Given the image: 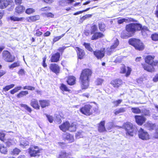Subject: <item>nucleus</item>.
Wrapping results in <instances>:
<instances>
[{"label":"nucleus","mask_w":158,"mask_h":158,"mask_svg":"<svg viewBox=\"0 0 158 158\" xmlns=\"http://www.w3.org/2000/svg\"><path fill=\"white\" fill-rule=\"evenodd\" d=\"M2 58L5 61L11 62L13 61L15 59L14 56H12L10 53L7 51H4L2 53Z\"/></svg>","instance_id":"obj_6"},{"label":"nucleus","mask_w":158,"mask_h":158,"mask_svg":"<svg viewBox=\"0 0 158 158\" xmlns=\"http://www.w3.org/2000/svg\"><path fill=\"white\" fill-rule=\"evenodd\" d=\"M103 80L101 79H97L96 81V83L97 85H100L103 82Z\"/></svg>","instance_id":"obj_59"},{"label":"nucleus","mask_w":158,"mask_h":158,"mask_svg":"<svg viewBox=\"0 0 158 158\" xmlns=\"http://www.w3.org/2000/svg\"><path fill=\"white\" fill-rule=\"evenodd\" d=\"M152 39L154 41L158 40V34L155 33L151 35Z\"/></svg>","instance_id":"obj_52"},{"label":"nucleus","mask_w":158,"mask_h":158,"mask_svg":"<svg viewBox=\"0 0 158 158\" xmlns=\"http://www.w3.org/2000/svg\"><path fill=\"white\" fill-rule=\"evenodd\" d=\"M50 69L53 72L56 74L58 73L59 72L60 67L58 65L56 64H51L50 65Z\"/></svg>","instance_id":"obj_16"},{"label":"nucleus","mask_w":158,"mask_h":158,"mask_svg":"<svg viewBox=\"0 0 158 158\" xmlns=\"http://www.w3.org/2000/svg\"><path fill=\"white\" fill-rule=\"evenodd\" d=\"M5 136V134L4 133L0 132V139L2 141H3L4 140Z\"/></svg>","instance_id":"obj_61"},{"label":"nucleus","mask_w":158,"mask_h":158,"mask_svg":"<svg viewBox=\"0 0 158 158\" xmlns=\"http://www.w3.org/2000/svg\"><path fill=\"white\" fill-rule=\"evenodd\" d=\"M98 26L99 29L101 31H103L104 30L105 27V24L102 23H99Z\"/></svg>","instance_id":"obj_51"},{"label":"nucleus","mask_w":158,"mask_h":158,"mask_svg":"<svg viewBox=\"0 0 158 158\" xmlns=\"http://www.w3.org/2000/svg\"><path fill=\"white\" fill-rule=\"evenodd\" d=\"M105 121H101L98 126V131L99 132H102L106 131L105 127Z\"/></svg>","instance_id":"obj_25"},{"label":"nucleus","mask_w":158,"mask_h":158,"mask_svg":"<svg viewBox=\"0 0 158 158\" xmlns=\"http://www.w3.org/2000/svg\"><path fill=\"white\" fill-rule=\"evenodd\" d=\"M24 89H27L29 90H34L35 89V87L31 86H26L23 87Z\"/></svg>","instance_id":"obj_56"},{"label":"nucleus","mask_w":158,"mask_h":158,"mask_svg":"<svg viewBox=\"0 0 158 158\" xmlns=\"http://www.w3.org/2000/svg\"><path fill=\"white\" fill-rule=\"evenodd\" d=\"M69 47V46H64L61 47L59 48L58 49V50L60 51V52H61L62 53L63 52H64V50L67 48L68 47Z\"/></svg>","instance_id":"obj_58"},{"label":"nucleus","mask_w":158,"mask_h":158,"mask_svg":"<svg viewBox=\"0 0 158 158\" xmlns=\"http://www.w3.org/2000/svg\"><path fill=\"white\" fill-rule=\"evenodd\" d=\"M39 19V16L38 15H36L29 17L28 20L29 21H35Z\"/></svg>","instance_id":"obj_35"},{"label":"nucleus","mask_w":158,"mask_h":158,"mask_svg":"<svg viewBox=\"0 0 158 158\" xmlns=\"http://www.w3.org/2000/svg\"><path fill=\"white\" fill-rule=\"evenodd\" d=\"M70 155V153H66L64 151L61 152L59 154L58 158H69Z\"/></svg>","instance_id":"obj_27"},{"label":"nucleus","mask_w":158,"mask_h":158,"mask_svg":"<svg viewBox=\"0 0 158 158\" xmlns=\"http://www.w3.org/2000/svg\"><path fill=\"white\" fill-rule=\"evenodd\" d=\"M20 66V64L19 62L17 61L16 62H15L13 64H11L9 66V67L10 69H12L14 68H15L19 66Z\"/></svg>","instance_id":"obj_43"},{"label":"nucleus","mask_w":158,"mask_h":158,"mask_svg":"<svg viewBox=\"0 0 158 158\" xmlns=\"http://www.w3.org/2000/svg\"><path fill=\"white\" fill-rule=\"evenodd\" d=\"M75 49L77 51L78 58L80 59H82L85 55L84 51L77 47Z\"/></svg>","instance_id":"obj_18"},{"label":"nucleus","mask_w":158,"mask_h":158,"mask_svg":"<svg viewBox=\"0 0 158 158\" xmlns=\"http://www.w3.org/2000/svg\"><path fill=\"white\" fill-rule=\"evenodd\" d=\"M0 151L3 154H6L7 152V149L6 147H5L3 144H0Z\"/></svg>","instance_id":"obj_34"},{"label":"nucleus","mask_w":158,"mask_h":158,"mask_svg":"<svg viewBox=\"0 0 158 158\" xmlns=\"http://www.w3.org/2000/svg\"><path fill=\"white\" fill-rule=\"evenodd\" d=\"M91 107V106L90 105H86L82 107L80 110L82 114L86 115H89L91 113V112L90 111Z\"/></svg>","instance_id":"obj_9"},{"label":"nucleus","mask_w":158,"mask_h":158,"mask_svg":"<svg viewBox=\"0 0 158 158\" xmlns=\"http://www.w3.org/2000/svg\"><path fill=\"white\" fill-rule=\"evenodd\" d=\"M64 34L61 35L60 36H56L54 37L53 42V43H55L60 40L62 37H63L64 35Z\"/></svg>","instance_id":"obj_47"},{"label":"nucleus","mask_w":158,"mask_h":158,"mask_svg":"<svg viewBox=\"0 0 158 158\" xmlns=\"http://www.w3.org/2000/svg\"><path fill=\"white\" fill-rule=\"evenodd\" d=\"M131 69L130 67H127L126 68L124 65H123L121 68L120 73H125V76L127 77L130 74Z\"/></svg>","instance_id":"obj_13"},{"label":"nucleus","mask_w":158,"mask_h":158,"mask_svg":"<svg viewBox=\"0 0 158 158\" xmlns=\"http://www.w3.org/2000/svg\"><path fill=\"white\" fill-rule=\"evenodd\" d=\"M133 19L127 17L121 19H118L117 21L118 23L119 24L123 23L124 22H127L130 21H133Z\"/></svg>","instance_id":"obj_31"},{"label":"nucleus","mask_w":158,"mask_h":158,"mask_svg":"<svg viewBox=\"0 0 158 158\" xmlns=\"http://www.w3.org/2000/svg\"><path fill=\"white\" fill-rule=\"evenodd\" d=\"M59 128L61 130L64 132L66 131H69L71 132L75 131L77 128L75 123H72L70 124L67 121L64 123L60 126Z\"/></svg>","instance_id":"obj_2"},{"label":"nucleus","mask_w":158,"mask_h":158,"mask_svg":"<svg viewBox=\"0 0 158 158\" xmlns=\"http://www.w3.org/2000/svg\"><path fill=\"white\" fill-rule=\"evenodd\" d=\"M28 94V92L27 91H21L17 94V98H19L24 96H25L26 95Z\"/></svg>","instance_id":"obj_37"},{"label":"nucleus","mask_w":158,"mask_h":158,"mask_svg":"<svg viewBox=\"0 0 158 158\" xmlns=\"http://www.w3.org/2000/svg\"><path fill=\"white\" fill-rule=\"evenodd\" d=\"M63 138L70 142H72L74 141V137L73 135L68 133H64L63 134Z\"/></svg>","instance_id":"obj_19"},{"label":"nucleus","mask_w":158,"mask_h":158,"mask_svg":"<svg viewBox=\"0 0 158 158\" xmlns=\"http://www.w3.org/2000/svg\"><path fill=\"white\" fill-rule=\"evenodd\" d=\"M25 71L23 69H21L18 72V74L19 75H23L24 74Z\"/></svg>","instance_id":"obj_64"},{"label":"nucleus","mask_w":158,"mask_h":158,"mask_svg":"<svg viewBox=\"0 0 158 158\" xmlns=\"http://www.w3.org/2000/svg\"><path fill=\"white\" fill-rule=\"evenodd\" d=\"M105 49L103 48L100 50H96L94 52V55L98 59H101L105 55Z\"/></svg>","instance_id":"obj_11"},{"label":"nucleus","mask_w":158,"mask_h":158,"mask_svg":"<svg viewBox=\"0 0 158 158\" xmlns=\"http://www.w3.org/2000/svg\"><path fill=\"white\" fill-rule=\"evenodd\" d=\"M146 126L149 129H152L154 127V124H153L150 123H148L146 124Z\"/></svg>","instance_id":"obj_55"},{"label":"nucleus","mask_w":158,"mask_h":158,"mask_svg":"<svg viewBox=\"0 0 158 158\" xmlns=\"http://www.w3.org/2000/svg\"><path fill=\"white\" fill-rule=\"evenodd\" d=\"M21 107H23L25 109L27 110L29 112H31L32 110L31 108L26 104H20Z\"/></svg>","instance_id":"obj_41"},{"label":"nucleus","mask_w":158,"mask_h":158,"mask_svg":"<svg viewBox=\"0 0 158 158\" xmlns=\"http://www.w3.org/2000/svg\"><path fill=\"white\" fill-rule=\"evenodd\" d=\"M126 110V108L121 107L115 110L114 111V114L115 115H116L120 113L125 112Z\"/></svg>","instance_id":"obj_32"},{"label":"nucleus","mask_w":158,"mask_h":158,"mask_svg":"<svg viewBox=\"0 0 158 158\" xmlns=\"http://www.w3.org/2000/svg\"><path fill=\"white\" fill-rule=\"evenodd\" d=\"M29 143L25 138L21 139L20 142V146L21 147L23 148L26 146L28 145Z\"/></svg>","instance_id":"obj_30"},{"label":"nucleus","mask_w":158,"mask_h":158,"mask_svg":"<svg viewBox=\"0 0 158 158\" xmlns=\"http://www.w3.org/2000/svg\"><path fill=\"white\" fill-rule=\"evenodd\" d=\"M60 89L62 91V92H64L65 91H69V89L66 86L63 84H61L60 86Z\"/></svg>","instance_id":"obj_38"},{"label":"nucleus","mask_w":158,"mask_h":158,"mask_svg":"<svg viewBox=\"0 0 158 158\" xmlns=\"http://www.w3.org/2000/svg\"><path fill=\"white\" fill-rule=\"evenodd\" d=\"M3 141L6 146L8 147H9L10 146L14 145L16 143V140L14 139H4Z\"/></svg>","instance_id":"obj_17"},{"label":"nucleus","mask_w":158,"mask_h":158,"mask_svg":"<svg viewBox=\"0 0 158 158\" xmlns=\"http://www.w3.org/2000/svg\"><path fill=\"white\" fill-rule=\"evenodd\" d=\"M153 81L155 82H156L158 81V73L156 74L153 78Z\"/></svg>","instance_id":"obj_62"},{"label":"nucleus","mask_w":158,"mask_h":158,"mask_svg":"<svg viewBox=\"0 0 158 158\" xmlns=\"http://www.w3.org/2000/svg\"><path fill=\"white\" fill-rule=\"evenodd\" d=\"M141 30V32L142 35L145 36L146 35H148L150 31L148 28L145 26L142 27V28L140 29Z\"/></svg>","instance_id":"obj_29"},{"label":"nucleus","mask_w":158,"mask_h":158,"mask_svg":"<svg viewBox=\"0 0 158 158\" xmlns=\"http://www.w3.org/2000/svg\"><path fill=\"white\" fill-rule=\"evenodd\" d=\"M142 28V25L140 24L131 23L126 25V31L131 33H134L136 30H140Z\"/></svg>","instance_id":"obj_4"},{"label":"nucleus","mask_w":158,"mask_h":158,"mask_svg":"<svg viewBox=\"0 0 158 158\" xmlns=\"http://www.w3.org/2000/svg\"><path fill=\"white\" fill-rule=\"evenodd\" d=\"M9 18L11 20L13 21H21L23 19V18H18L15 16H10Z\"/></svg>","instance_id":"obj_36"},{"label":"nucleus","mask_w":158,"mask_h":158,"mask_svg":"<svg viewBox=\"0 0 158 158\" xmlns=\"http://www.w3.org/2000/svg\"><path fill=\"white\" fill-rule=\"evenodd\" d=\"M92 16V15H91L90 14H88L86 15H85L83 16L82 17H81V18L80 21L82 23V22L85 20V19H87L88 18L91 17Z\"/></svg>","instance_id":"obj_49"},{"label":"nucleus","mask_w":158,"mask_h":158,"mask_svg":"<svg viewBox=\"0 0 158 158\" xmlns=\"http://www.w3.org/2000/svg\"><path fill=\"white\" fill-rule=\"evenodd\" d=\"M121 37L122 38L126 39L129 36L125 31H123L121 33Z\"/></svg>","instance_id":"obj_50"},{"label":"nucleus","mask_w":158,"mask_h":158,"mask_svg":"<svg viewBox=\"0 0 158 158\" xmlns=\"http://www.w3.org/2000/svg\"><path fill=\"white\" fill-rule=\"evenodd\" d=\"M20 152L21 151L19 149L16 148L11 151V154L13 155H17L19 154Z\"/></svg>","instance_id":"obj_44"},{"label":"nucleus","mask_w":158,"mask_h":158,"mask_svg":"<svg viewBox=\"0 0 158 158\" xmlns=\"http://www.w3.org/2000/svg\"><path fill=\"white\" fill-rule=\"evenodd\" d=\"M153 137L156 139H158V126L156 129L155 132L154 134Z\"/></svg>","instance_id":"obj_60"},{"label":"nucleus","mask_w":158,"mask_h":158,"mask_svg":"<svg viewBox=\"0 0 158 158\" xmlns=\"http://www.w3.org/2000/svg\"><path fill=\"white\" fill-rule=\"evenodd\" d=\"M144 114L145 115L147 116H149L150 114V112L148 110H145L144 111Z\"/></svg>","instance_id":"obj_63"},{"label":"nucleus","mask_w":158,"mask_h":158,"mask_svg":"<svg viewBox=\"0 0 158 158\" xmlns=\"http://www.w3.org/2000/svg\"><path fill=\"white\" fill-rule=\"evenodd\" d=\"M30 105L34 108L36 109H39L40 106L39 105L38 102L37 100L32 99L31 100Z\"/></svg>","instance_id":"obj_21"},{"label":"nucleus","mask_w":158,"mask_h":158,"mask_svg":"<svg viewBox=\"0 0 158 158\" xmlns=\"http://www.w3.org/2000/svg\"><path fill=\"white\" fill-rule=\"evenodd\" d=\"M114 127V123L113 122H110L108 123L106 126V128L108 130H110Z\"/></svg>","instance_id":"obj_46"},{"label":"nucleus","mask_w":158,"mask_h":158,"mask_svg":"<svg viewBox=\"0 0 158 158\" xmlns=\"http://www.w3.org/2000/svg\"><path fill=\"white\" fill-rule=\"evenodd\" d=\"M39 102L41 107L42 108L48 106L50 105V102L48 100H40Z\"/></svg>","instance_id":"obj_26"},{"label":"nucleus","mask_w":158,"mask_h":158,"mask_svg":"<svg viewBox=\"0 0 158 158\" xmlns=\"http://www.w3.org/2000/svg\"><path fill=\"white\" fill-rule=\"evenodd\" d=\"M60 57V54L59 52H57L53 55L50 59L52 62H57L59 60Z\"/></svg>","instance_id":"obj_22"},{"label":"nucleus","mask_w":158,"mask_h":158,"mask_svg":"<svg viewBox=\"0 0 158 158\" xmlns=\"http://www.w3.org/2000/svg\"><path fill=\"white\" fill-rule=\"evenodd\" d=\"M122 84V81L119 79H116L111 81V84L114 87L118 88Z\"/></svg>","instance_id":"obj_20"},{"label":"nucleus","mask_w":158,"mask_h":158,"mask_svg":"<svg viewBox=\"0 0 158 158\" xmlns=\"http://www.w3.org/2000/svg\"><path fill=\"white\" fill-rule=\"evenodd\" d=\"M131 111L132 112L135 114H139L141 112L140 110L138 108H132Z\"/></svg>","instance_id":"obj_48"},{"label":"nucleus","mask_w":158,"mask_h":158,"mask_svg":"<svg viewBox=\"0 0 158 158\" xmlns=\"http://www.w3.org/2000/svg\"><path fill=\"white\" fill-rule=\"evenodd\" d=\"M114 44L111 45L110 48L106 49L107 54L110 55L111 52L114 51L115 49L117 47L119 44V41L117 38H114Z\"/></svg>","instance_id":"obj_8"},{"label":"nucleus","mask_w":158,"mask_h":158,"mask_svg":"<svg viewBox=\"0 0 158 158\" xmlns=\"http://www.w3.org/2000/svg\"><path fill=\"white\" fill-rule=\"evenodd\" d=\"M35 10L32 8H30L27 9L26 10V13L28 14H30L35 12Z\"/></svg>","instance_id":"obj_54"},{"label":"nucleus","mask_w":158,"mask_h":158,"mask_svg":"<svg viewBox=\"0 0 158 158\" xmlns=\"http://www.w3.org/2000/svg\"><path fill=\"white\" fill-rule=\"evenodd\" d=\"M46 117L48 118V121L50 123H52L53 122V117L52 116L46 115Z\"/></svg>","instance_id":"obj_57"},{"label":"nucleus","mask_w":158,"mask_h":158,"mask_svg":"<svg viewBox=\"0 0 158 158\" xmlns=\"http://www.w3.org/2000/svg\"><path fill=\"white\" fill-rule=\"evenodd\" d=\"M84 133L82 131H80L76 133V137L78 139L82 137Z\"/></svg>","instance_id":"obj_42"},{"label":"nucleus","mask_w":158,"mask_h":158,"mask_svg":"<svg viewBox=\"0 0 158 158\" xmlns=\"http://www.w3.org/2000/svg\"><path fill=\"white\" fill-rule=\"evenodd\" d=\"M92 72L89 69L83 70L81 74L80 79L81 84V87L83 89L87 88L89 85V78L90 77Z\"/></svg>","instance_id":"obj_1"},{"label":"nucleus","mask_w":158,"mask_h":158,"mask_svg":"<svg viewBox=\"0 0 158 158\" xmlns=\"http://www.w3.org/2000/svg\"><path fill=\"white\" fill-rule=\"evenodd\" d=\"M15 86V85L14 84H10L9 85L6 86L5 87L3 88V90L5 91H8L9 89L13 88Z\"/></svg>","instance_id":"obj_40"},{"label":"nucleus","mask_w":158,"mask_h":158,"mask_svg":"<svg viewBox=\"0 0 158 158\" xmlns=\"http://www.w3.org/2000/svg\"><path fill=\"white\" fill-rule=\"evenodd\" d=\"M123 127L126 131V134L127 135H128L131 136L133 135L135 127L132 123L130 122H127L124 124Z\"/></svg>","instance_id":"obj_5"},{"label":"nucleus","mask_w":158,"mask_h":158,"mask_svg":"<svg viewBox=\"0 0 158 158\" xmlns=\"http://www.w3.org/2000/svg\"><path fill=\"white\" fill-rule=\"evenodd\" d=\"M25 7L22 6H19L15 8L16 12L18 14H20L25 10Z\"/></svg>","instance_id":"obj_33"},{"label":"nucleus","mask_w":158,"mask_h":158,"mask_svg":"<svg viewBox=\"0 0 158 158\" xmlns=\"http://www.w3.org/2000/svg\"><path fill=\"white\" fill-rule=\"evenodd\" d=\"M135 118L136 123L140 125L143 124L146 120L144 117L141 116L135 115Z\"/></svg>","instance_id":"obj_14"},{"label":"nucleus","mask_w":158,"mask_h":158,"mask_svg":"<svg viewBox=\"0 0 158 158\" xmlns=\"http://www.w3.org/2000/svg\"><path fill=\"white\" fill-rule=\"evenodd\" d=\"M129 44L133 46L135 48L139 51L143 50L144 48V46L141 41L136 39H130L129 41Z\"/></svg>","instance_id":"obj_3"},{"label":"nucleus","mask_w":158,"mask_h":158,"mask_svg":"<svg viewBox=\"0 0 158 158\" xmlns=\"http://www.w3.org/2000/svg\"><path fill=\"white\" fill-rule=\"evenodd\" d=\"M154 56H148L145 58V61L146 63L152 66H156L157 63V61H154L153 59Z\"/></svg>","instance_id":"obj_12"},{"label":"nucleus","mask_w":158,"mask_h":158,"mask_svg":"<svg viewBox=\"0 0 158 158\" xmlns=\"http://www.w3.org/2000/svg\"><path fill=\"white\" fill-rule=\"evenodd\" d=\"M154 66L150 64V65L145 64L143 65V68L144 70L149 72H152L155 71V68L154 67Z\"/></svg>","instance_id":"obj_23"},{"label":"nucleus","mask_w":158,"mask_h":158,"mask_svg":"<svg viewBox=\"0 0 158 158\" xmlns=\"http://www.w3.org/2000/svg\"><path fill=\"white\" fill-rule=\"evenodd\" d=\"M12 2V0H1L0 8L2 9L5 8Z\"/></svg>","instance_id":"obj_15"},{"label":"nucleus","mask_w":158,"mask_h":158,"mask_svg":"<svg viewBox=\"0 0 158 158\" xmlns=\"http://www.w3.org/2000/svg\"><path fill=\"white\" fill-rule=\"evenodd\" d=\"M40 150L37 146H33L29 149V153L31 156H35L38 155Z\"/></svg>","instance_id":"obj_10"},{"label":"nucleus","mask_w":158,"mask_h":158,"mask_svg":"<svg viewBox=\"0 0 158 158\" xmlns=\"http://www.w3.org/2000/svg\"><path fill=\"white\" fill-rule=\"evenodd\" d=\"M139 138L143 140H147L150 139V136L148 132L142 128H140L138 133Z\"/></svg>","instance_id":"obj_7"},{"label":"nucleus","mask_w":158,"mask_h":158,"mask_svg":"<svg viewBox=\"0 0 158 158\" xmlns=\"http://www.w3.org/2000/svg\"><path fill=\"white\" fill-rule=\"evenodd\" d=\"M84 45L85 46L86 48L90 52H92L93 51V49L91 47L90 44L85 43L84 44Z\"/></svg>","instance_id":"obj_45"},{"label":"nucleus","mask_w":158,"mask_h":158,"mask_svg":"<svg viewBox=\"0 0 158 158\" xmlns=\"http://www.w3.org/2000/svg\"><path fill=\"white\" fill-rule=\"evenodd\" d=\"M76 78L73 76H69L67 81L68 84L70 85H73L75 84Z\"/></svg>","instance_id":"obj_24"},{"label":"nucleus","mask_w":158,"mask_h":158,"mask_svg":"<svg viewBox=\"0 0 158 158\" xmlns=\"http://www.w3.org/2000/svg\"><path fill=\"white\" fill-rule=\"evenodd\" d=\"M122 101L123 100L122 99H119L118 100L113 101V103L114 104V106L117 107L121 103Z\"/></svg>","instance_id":"obj_53"},{"label":"nucleus","mask_w":158,"mask_h":158,"mask_svg":"<svg viewBox=\"0 0 158 158\" xmlns=\"http://www.w3.org/2000/svg\"><path fill=\"white\" fill-rule=\"evenodd\" d=\"M104 35L101 32H96L93 34L91 39L94 40L103 37Z\"/></svg>","instance_id":"obj_28"},{"label":"nucleus","mask_w":158,"mask_h":158,"mask_svg":"<svg viewBox=\"0 0 158 158\" xmlns=\"http://www.w3.org/2000/svg\"><path fill=\"white\" fill-rule=\"evenodd\" d=\"M98 30L97 26L95 25H94L91 27L90 29V33L91 34H94L96 33Z\"/></svg>","instance_id":"obj_39"}]
</instances>
